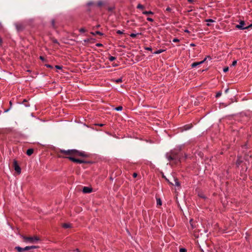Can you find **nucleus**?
Here are the masks:
<instances>
[{"label": "nucleus", "instance_id": "obj_13", "mask_svg": "<svg viewBox=\"0 0 252 252\" xmlns=\"http://www.w3.org/2000/svg\"><path fill=\"white\" fill-rule=\"evenodd\" d=\"M33 153V149H29L27 150V152H26V154L27 155L30 156H31Z\"/></svg>", "mask_w": 252, "mask_h": 252}, {"label": "nucleus", "instance_id": "obj_48", "mask_svg": "<svg viewBox=\"0 0 252 252\" xmlns=\"http://www.w3.org/2000/svg\"><path fill=\"white\" fill-rule=\"evenodd\" d=\"M137 174L136 173H134L133 174V177L134 178H136V177H137Z\"/></svg>", "mask_w": 252, "mask_h": 252}, {"label": "nucleus", "instance_id": "obj_12", "mask_svg": "<svg viewBox=\"0 0 252 252\" xmlns=\"http://www.w3.org/2000/svg\"><path fill=\"white\" fill-rule=\"evenodd\" d=\"M206 60H207V58H205L203 61H202L201 62H194L191 64V66L192 67H195L197 66V65L204 63L206 61Z\"/></svg>", "mask_w": 252, "mask_h": 252}, {"label": "nucleus", "instance_id": "obj_35", "mask_svg": "<svg viewBox=\"0 0 252 252\" xmlns=\"http://www.w3.org/2000/svg\"><path fill=\"white\" fill-rule=\"evenodd\" d=\"M145 49L148 51H152V48L151 47H146L145 48Z\"/></svg>", "mask_w": 252, "mask_h": 252}, {"label": "nucleus", "instance_id": "obj_27", "mask_svg": "<svg viewBox=\"0 0 252 252\" xmlns=\"http://www.w3.org/2000/svg\"><path fill=\"white\" fill-rule=\"evenodd\" d=\"M108 59L110 61L112 62L116 59V58L115 57L110 56L108 57Z\"/></svg>", "mask_w": 252, "mask_h": 252}, {"label": "nucleus", "instance_id": "obj_47", "mask_svg": "<svg viewBox=\"0 0 252 252\" xmlns=\"http://www.w3.org/2000/svg\"><path fill=\"white\" fill-rule=\"evenodd\" d=\"M53 42L54 43H56V44H59V42H58V40L57 39L53 40Z\"/></svg>", "mask_w": 252, "mask_h": 252}, {"label": "nucleus", "instance_id": "obj_42", "mask_svg": "<svg viewBox=\"0 0 252 252\" xmlns=\"http://www.w3.org/2000/svg\"><path fill=\"white\" fill-rule=\"evenodd\" d=\"M246 28H247L246 29H248L249 28H252V24L249 25L248 26H246Z\"/></svg>", "mask_w": 252, "mask_h": 252}, {"label": "nucleus", "instance_id": "obj_43", "mask_svg": "<svg viewBox=\"0 0 252 252\" xmlns=\"http://www.w3.org/2000/svg\"><path fill=\"white\" fill-rule=\"evenodd\" d=\"M171 8L169 7H167L166 9V11H168V12L171 11Z\"/></svg>", "mask_w": 252, "mask_h": 252}, {"label": "nucleus", "instance_id": "obj_5", "mask_svg": "<svg viewBox=\"0 0 252 252\" xmlns=\"http://www.w3.org/2000/svg\"><path fill=\"white\" fill-rule=\"evenodd\" d=\"M66 157L69 160H70V161L75 162V163H92V162L90 161H86V160H83V159H78V158H76L74 157Z\"/></svg>", "mask_w": 252, "mask_h": 252}, {"label": "nucleus", "instance_id": "obj_28", "mask_svg": "<svg viewBox=\"0 0 252 252\" xmlns=\"http://www.w3.org/2000/svg\"><path fill=\"white\" fill-rule=\"evenodd\" d=\"M115 109L117 111H121L123 109V107L122 106H119L117 107H116Z\"/></svg>", "mask_w": 252, "mask_h": 252}, {"label": "nucleus", "instance_id": "obj_46", "mask_svg": "<svg viewBox=\"0 0 252 252\" xmlns=\"http://www.w3.org/2000/svg\"><path fill=\"white\" fill-rule=\"evenodd\" d=\"M94 4V2H89L88 3V5L89 6H91V5H92Z\"/></svg>", "mask_w": 252, "mask_h": 252}, {"label": "nucleus", "instance_id": "obj_18", "mask_svg": "<svg viewBox=\"0 0 252 252\" xmlns=\"http://www.w3.org/2000/svg\"><path fill=\"white\" fill-rule=\"evenodd\" d=\"M174 181H175V185L178 187L180 186V182L178 181V179L177 178H174Z\"/></svg>", "mask_w": 252, "mask_h": 252}, {"label": "nucleus", "instance_id": "obj_54", "mask_svg": "<svg viewBox=\"0 0 252 252\" xmlns=\"http://www.w3.org/2000/svg\"><path fill=\"white\" fill-rule=\"evenodd\" d=\"M206 58H207H207L209 59V60H211L212 59L211 57L210 56H208Z\"/></svg>", "mask_w": 252, "mask_h": 252}, {"label": "nucleus", "instance_id": "obj_59", "mask_svg": "<svg viewBox=\"0 0 252 252\" xmlns=\"http://www.w3.org/2000/svg\"><path fill=\"white\" fill-rule=\"evenodd\" d=\"M76 251L77 252H80V251H79V249H77L76 250Z\"/></svg>", "mask_w": 252, "mask_h": 252}, {"label": "nucleus", "instance_id": "obj_26", "mask_svg": "<svg viewBox=\"0 0 252 252\" xmlns=\"http://www.w3.org/2000/svg\"><path fill=\"white\" fill-rule=\"evenodd\" d=\"M96 5H97V6L100 7L102 5H103V2L102 1H99L97 2Z\"/></svg>", "mask_w": 252, "mask_h": 252}, {"label": "nucleus", "instance_id": "obj_63", "mask_svg": "<svg viewBox=\"0 0 252 252\" xmlns=\"http://www.w3.org/2000/svg\"><path fill=\"white\" fill-rule=\"evenodd\" d=\"M200 196L201 197H202V198H205V197H204V196H203V195H200Z\"/></svg>", "mask_w": 252, "mask_h": 252}, {"label": "nucleus", "instance_id": "obj_30", "mask_svg": "<svg viewBox=\"0 0 252 252\" xmlns=\"http://www.w3.org/2000/svg\"><path fill=\"white\" fill-rule=\"evenodd\" d=\"M137 8H138V9H144V6L142 5V4H139L137 6Z\"/></svg>", "mask_w": 252, "mask_h": 252}, {"label": "nucleus", "instance_id": "obj_53", "mask_svg": "<svg viewBox=\"0 0 252 252\" xmlns=\"http://www.w3.org/2000/svg\"><path fill=\"white\" fill-rule=\"evenodd\" d=\"M113 8L112 7H109L108 8V10L109 11H112L113 10Z\"/></svg>", "mask_w": 252, "mask_h": 252}, {"label": "nucleus", "instance_id": "obj_61", "mask_svg": "<svg viewBox=\"0 0 252 252\" xmlns=\"http://www.w3.org/2000/svg\"><path fill=\"white\" fill-rule=\"evenodd\" d=\"M9 104H10V106H11V105H12V102H11V101L9 102Z\"/></svg>", "mask_w": 252, "mask_h": 252}, {"label": "nucleus", "instance_id": "obj_14", "mask_svg": "<svg viewBox=\"0 0 252 252\" xmlns=\"http://www.w3.org/2000/svg\"><path fill=\"white\" fill-rule=\"evenodd\" d=\"M91 34H92L93 35H95L96 34H98V35H103V33L102 32H101L99 31H96L95 32H91Z\"/></svg>", "mask_w": 252, "mask_h": 252}, {"label": "nucleus", "instance_id": "obj_49", "mask_svg": "<svg viewBox=\"0 0 252 252\" xmlns=\"http://www.w3.org/2000/svg\"><path fill=\"white\" fill-rule=\"evenodd\" d=\"M187 1L189 2V3H192L193 2H194L195 0H187Z\"/></svg>", "mask_w": 252, "mask_h": 252}, {"label": "nucleus", "instance_id": "obj_62", "mask_svg": "<svg viewBox=\"0 0 252 252\" xmlns=\"http://www.w3.org/2000/svg\"><path fill=\"white\" fill-rule=\"evenodd\" d=\"M99 126H103V124H99Z\"/></svg>", "mask_w": 252, "mask_h": 252}, {"label": "nucleus", "instance_id": "obj_1", "mask_svg": "<svg viewBox=\"0 0 252 252\" xmlns=\"http://www.w3.org/2000/svg\"><path fill=\"white\" fill-rule=\"evenodd\" d=\"M59 158H68L65 157H81L88 158L90 155L84 151H80L76 149L65 150L60 149L57 153Z\"/></svg>", "mask_w": 252, "mask_h": 252}, {"label": "nucleus", "instance_id": "obj_52", "mask_svg": "<svg viewBox=\"0 0 252 252\" xmlns=\"http://www.w3.org/2000/svg\"><path fill=\"white\" fill-rule=\"evenodd\" d=\"M2 39L0 37V45H1L2 44Z\"/></svg>", "mask_w": 252, "mask_h": 252}, {"label": "nucleus", "instance_id": "obj_37", "mask_svg": "<svg viewBox=\"0 0 252 252\" xmlns=\"http://www.w3.org/2000/svg\"><path fill=\"white\" fill-rule=\"evenodd\" d=\"M117 33L119 34H123L124 32L123 31H121L120 30H118L117 32H116Z\"/></svg>", "mask_w": 252, "mask_h": 252}, {"label": "nucleus", "instance_id": "obj_32", "mask_svg": "<svg viewBox=\"0 0 252 252\" xmlns=\"http://www.w3.org/2000/svg\"><path fill=\"white\" fill-rule=\"evenodd\" d=\"M187 249L185 248H181L179 250L180 252H187Z\"/></svg>", "mask_w": 252, "mask_h": 252}, {"label": "nucleus", "instance_id": "obj_57", "mask_svg": "<svg viewBox=\"0 0 252 252\" xmlns=\"http://www.w3.org/2000/svg\"><path fill=\"white\" fill-rule=\"evenodd\" d=\"M99 27H100V25H96L95 28H98Z\"/></svg>", "mask_w": 252, "mask_h": 252}, {"label": "nucleus", "instance_id": "obj_58", "mask_svg": "<svg viewBox=\"0 0 252 252\" xmlns=\"http://www.w3.org/2000/svg\"><path fill=\"white\" fill-rule=\"evenodd\" d=\"M244 147H245L246 148H247V144H245L243 146Z\"/></svg>", "mask_w": 252, "mask_h": 252}, {"label": "nucleus", "instance_id": "obj_64", "mask_svg": "<svg viewBox=\"0 0 252 252\" xmlns=\"http://www.w3.org/2000/svg\"><path fill=\"white\" fill-rule=\"evenodd\" d=\"M192 11V9H190L189 10V12H190V11Z\"/></svg>", "mask_w": 252, "mask_h": 252}, {"label": "nucleus", "instance_id": "obj_20", "mask_svg": "<svg viewBox=\"0 0 252 252\" xmlns=\"http://www.w3.org/2000/svg\"><path fill=\"white\" fill-rule=\"evenodd\" d=\"M205 21L206 22H208V23L207 24V25L208 26H211V24L210 23H209V22H211V23H213V22H214L215 21L213 19H206L205 20Z\"/></svg>", "mask_w": 252, "mask_h": 252}, {"label": "nucleus", "instance_id": "obj_44", "mask_svg": "<svg viewBox=\"0 0 252 252\" xmlns=\"http://www.w3.org/2000/svg\"><path fill=\"white\" fill-rule=\"evenodd\" d=\"M39 59H40L41 61H45V59H44V58L43 56H40V57H39Z\"/></svg>", "mask_w": 252, "mask_h": 252}, {"label": "nucleus", "instance_id": "obj_29", "mask_svg": "<svg viewBox=\"0 0 252 252\" xmlns=\"http://www.w3.org/2000/svg\"><path fill=\"white\" fill-rule=\"evenodd\" d=\"M79 32L81 33H84L86 32V30L84 28H82L79 29Z\"/></svg>", "mask_w": 252, "mask_h": 252}, {"label": "nucleus", "instance_id": "obj_4", "mask_svg": "<svg viewBox=\"0 0 252 252\" xmlns=\"http://www.w3.org/2000/svg\"><path fill=\"white\" fill-rule=\"evenodd\" d=\"M38 248V246H27L25 248H21L19 246H16L15 248V249L18 252H24L25 251L32 250L33 249H35Z\"/></svg>", "mask_w": 252, "mask_h": 252}, {"label": "nucleus", "instance_id": "obj_6", "mask_svg": "<svg viewBox=\"0 0 252 252\" xmlns=\"http://www.w3.org/2000/svg\"><path fill=\"white\" fill-rule=\"evenodd\" d=\"M13 166L15 171L18 174H20L21 172V168L18 164V161L16 159H14L13 162Z\"/></svg>", "mask_w": 252, "mask_h": 252}, {"label": "nucleus", "instance_id": "obj_31", "mask_svg": "<svg viewBox=\"0 0 252 252\" xmlns=\"http://www.w3.org/2000/svg\"><path fill=\"white\" fill-rule=\"evenodd\" d=\"M221 93L220 92H218V93L216 94V97L217 98L219 97L220 96H221Z\"/></svg>", "mask_w": 252, "mask_h": 252}, {"label": "nucleus", "instance_id": "obj_9", "mask_svg": "<svg viewBox=\"0 0 252 252\" xmlns=\"http://www.w3.org/2000/svg\"><path fill=\"white\" fill-rule=\"evenodd\" d=\"M15 27H16L17 31L19 32L23 31L25 28V27L23 24H19V23L16 24Z\"/></svg>", "mask_w": 252, "mask_h": 252}, {"label": "nucleus", "instance_id": "obj_24", "mask_svg": "<svg viewBox=\"0 0 252 252\" xmlns=\"http://www.w3.org/2000/svg\"><path fill=\"white\" fill-rule=\"evenodd\" d=\"M157 205H161L162 204V202H161V200L160 198H157Z\"/></svg>", "mask_w": 252, "mask_h": 252}, {"label": "nucleus", "instance_id": "obj_11", "mask_svg": "<svg viewBox=\"0 0 252 252\" xmlns=\"http://www.w3.org/2000/svg\"><path fill=\"white\" fill-rule=\"evenodd\" d=\"M83 193H89L93 191L92 188L88 187H84L83 188L82 190Z\"/></svg>", "mask_w": 252, "mask_h": 252}, {"label": "nucleus", "instance_id": "obj_16", "mask_svg": "<svg viewBox=\"0 0 252 252\" xmlns=\"http://www.w3.org/2000/svg\"><path fill=\"white\" fill-rule=\"evenodd\" d=\"M22 104H23L26 107H29L30 106L29 103L26 99H24Z\"/></svg>", "mask_w": 252, "mask_h": 252}, {"label": "nucleus", "instance_id": "obj_55", "mask_svg": "<svg viewBox=\"0 0 252 252\" xmlns=\"http://www.w3.org/2000/svg\"><path fill=\"white\" fill-rule=\"evenodd\" d=\"M228 90H229V89H228V88L226 89L225 90V93H227L228 92Z\"/></svg>", "mask_w": 252, "mask_h": 252}, {"label": "nucleus", "instance_id": "obj_2", "mask_svg": "<svg viewBox=\"0 0 252 252\" xmlns=\"http://www.w3.org/2000/svg\"><path fill=\"white\" fill-rule=\"evenodd\" d=\"M181 147L174 149L166 154V158L169 161H174L175 163L180 161L183 155L181 152Z\"/></svg>", "mask_w": 252, "mask_h": 252}, {"label": "nucleus", "instance_id": "obj_38", "mask_svg": "<svg viewBox=\"0 0 252 252\" xmlns=\"http://www.w3.org/2000/svg\"><path fill=\"white\" fill-rule=\"evenodd\" d=\"M179 41H180V40L176 38H174L173 39V42H178Z\"/></svg>", "mask_w": 252, "mask_h": 252}, {"label": "nucleus", "instance_id": "obj_23", "mask_svg": "<svg viewBox=\"0 0 252 252\" xmlns=\"http://www.w3.org/2000/svg\"><path fill=\"white\" fill-rule=\"evenodd\" d=\"M51 25H52V27L54 29H56V25H55V20L54 19H52V21H51Z\"/></svg>", "mask_w": 252, "mask_h": 252}, {"label": "nucleus", "instance_id": "obj_8", "mask_svg": "<svg viewBox=\"0 0 252 252\" xmlns=\"http://www.w3.org/2000/svg\"><path fill=\"white\" fill-rule=\"evenodd\" d=\"M245 25L246 24L244 21H240L239 24L236 25L235 27L240 30H245L247 28L245 27Z\"/></svg>", "mask_w": 252, "mask_h": 252}, {"label": "nucleus", "instance_id": "obj_51", "mask_svg": "<svg viewBox=\"0 0 252 252\" xmlns=\"http://www.w3.org/2000/svg\"><path fill=\"white\" fill-rule=\"evenodd\" d=\"M190 46H191V47H193V46H195V45L194 44V43H191L190 44Z\"/></svg>", "mask_w": 252, "mask_h": 252}, {"label": "nucleus", "instance_id": "obj_34", "mask_svg": "<svg viewBox=\"0 0 252 252\" xmlns=\"http://www.w3.org/2000/svg\"><path fill=\"white\" fill-rule=\"evenodd\" d=\"M45 66H46L47 67L50 68H53V66H52L51 65L49 64H45Z\"/></svg>", "mask_w": 252, "mask_h": 252}, {"label": "nucleus", "instance_id": "obj_7", "mask_svg": "<svg viewBox=\"0 0 252 252\" xmlns=\"http://www.w3.org/2000/svg\"><path fill=\"white\" fill-rule=\"evenodd\" d=\"M95 41V39L94 38H87L83 40L84 43L83 44L84 46L87 45L88 44L91 43L93 44L94 43Z\"/></svg>", "mask_w": 252, "mask_h": 252}, {"label": "nucleus", "instance_id": "obj_45", "mask_svg": "<svg viewBox=\"0 0 252 252\" xmlns=\"http://www.w3.org/2000/svg\"><path fill=\"white\" fill-rule=\"evenodd\" d=\"M164 178H165V180L168 182L169 184H170V185H174V184L170 182L169 181V180H168L167 178H166L165 177H164Z\"/></svg>", "mask_w": 252, "mask_h": 252}, {"label": "nucleus", "instance_id": "obj_40", "mask_svg": "<svg viewBox=\"0 0 252 252\" xmlns=\"http://www.w3.org/2000/svg\"><path fill=\"white\" fill-rule=\"evenodd\" d=\"M55 68L57 69H62L63 67L62 66H60V65H56Z\"/></svg>", "mask_w": 252, "mask_h": 252}, {"label": "nucleus", "instance_id": "obj_22", "mask_svg": "<svg viewBox=\"0 0 252 252\" xmlns=\"http://www.w3.org/2000/svg\"><path fill=\"white\" fill-rule=\"evenodd\" d=\"M114 82H116V83H119L122 82V78H120L115 80H114Z\"/></svg>", "mask_w": 252, "mask_h": 252}, {"label": "nucleus", "instance_id": "obj_56", "mask_svg": "<svg viewBox=\"0 0 252 252\" xmlns=\"http://www.w3.org/2000/svg\"><path fill=\"white\" fill-rule=\"evenodd\" d=\"M112 66H118V64H112Z\"/></svg>", "mask_w": 252, "mask_h": 252}, {"label": "nucleus", "instance_id": "obj_36", "mask_svg": "<svg viewBox=\"0 0 252 252\" xmlns=\"http://www.w3.org/2000/svg\"><path fill=\"white\" fill-rule=\"evenodd\" d=\"M223 71L224 72H226L228 71V67H225L223 68Z\"/></svg>", "mask_w": 252, "mask_h": 252}, {"label": "nucleus", "instance_id": "obj_21", "mask_svg": "<svg viewBox=\"0 0 252 252\" xmlns=\"http://www.w3.org/2000/svg\"><path fill=\"white\" fill-rule=\"evenodd\" d=\"M191 127H192L191 125H187L184 126V128L185 130H187L189 129Z\"/></svg>", "mask_w": 252, "mask_h": 252}, {"label": "nucleus", "instance_id": "obj_50", "mask_svg": "<svg viewBox=\"0 0 252 252\" xmlns=\"http://www.w3.org/2000/svg\"><path fill=\"white\" fill-rule=\"evenodd\" d=\"M184 32H187V33H189L190 32L188 30H187V29L185 30Z\"/></svg>", "mask_w": 252, "mask_h": 252}, {"label": "nucleus", "instance_id": "obj_33", "mask_svg": "<svg viewBox=\"0 0 252 252\" xmlns=\"http://www.w3.org/2000/svg\"><path fill=\"white\" fill-rule=\"evenodd\" d=\"M236 64H237V61L236 60H234V61H233L231 65L233 66H235L236 65Z\"/></svg>", "mask_w": 252, "mask_h": 252}, {"label": "nucleus", "instance_id": "obj_15", "mask_svg": "<svg viewBox=\"0 0 252 252\" xmlns=\"http://www.w3.org/2000/svg\"><path fill=\"white\" fill-rule=\"evenodd\" d=\"M142 34V33L141 32H138L137 33H132L130 34V36L132 38H135L136 37V36L137 35H141Z\"/></svg>", "mask_w": 252, "mask_h": 252}, {"label": "nucleus", "instance_id": "obj_25", "mask_svg": "<svg viewBox=\"0 0 252 252\" xmlns=\"http://www.w3.org/2000/svg\"><path fill=\"white\" fill-rule=\"evenodd\" d=\"M63 227H64L65 228H68L70 227V225L68 223H63Z\"/></svg>", "mask_w": 252, "mask_h": 252}, {"label": "nucleus", "instance_id": "obj_17", "mask_svg": "<svg viewBox=\"0 0 252 252\" xmlns=\"http://www.w3.org/2000/svg\"><path fill=\"white\" fill-rule=\"evenodd\" d=\"M142 13L144 15L154 14V12L151 11H144L142 12Z\"/></svg>", "mask_w": 252, "mask_h": 252}, {"label": "nucleus", "instance_id": "obj_41", "mask_svg": "<svg viewBox=\"0 0 252 252\" xmlns=\"http://www.w3.org/2000/svg\"><path fill=\"white\" fill-rule=\"evenodd\" d=\"M147 20L148 21H150V22H153L154 21V20L151 18H150V17H148L147 18Z\"/></svg>", "mask_w": 252, "mask_h": 252}, {"label": "nucleus", "instance_id": "obj_19", "mask_svg": "<svg viewBox=\"0 0 252 252\" xmlns=\"http://www.w3.org/2000/svg\"><path fill=\"white\" fill-rule=\"evenodd\" d=\"M165 51V50H164V49H159V50L155 51V52H154L153 54H160V53L164 52Z\"/></svg>", "mask_w": 252, "mask_h": 252}, {"label": "nucleus", "instance_id": "obj_39", "mask_svg": "<svg viewBox=\"0 0 252 252\" xmlns=\"http://www.w3.org/2000/svg\"><path fill=\"white\" fill-rule=\"evenodd\" d=\"M95 45H96V46L98 47L103 46V45L100 43H96Z\"/></svg>", "mask_w": 252, "mask_h": 252}, {"label": "nucleus", "instance_id": "obj_3", "mask_svg": "<svg viewBox=\"0 0 252 252\" xmlns=\"http://www.w3.org/2000/svg\"><path fill=\"white\" fill-rule=\"evenodd\" d=\"M21 237L23 238L24 241L26 243H34L35 242L39 240V238L37 236L33 237H27L24 235H21Z\"/></svg>", "mask_w": 252, "mask_h": 252}, {"label": "nucleus", "instance_id": "obj_60", "mask_svg": "<svg viewBox=\"0 0 252 252\" xmlns=\"http://www.w3.org/2000/svg\"><path fill=\"white\" fill-rule=\"evenodd\" d=\"M9 109H7V110H5L4 111V112H8V111H9Z\"/></svg>", "mask_w": 252, "mask_h": 252}, {"label": "nucleus", "instance_id": "obj_10", "mask_svg": "<svg viewBox=\"0 0 252 252\" xmlns=\"http://www.w3.org/2000/svg\"><path fill=\"white\" fill-rule=\"evenodd\" d=\"M244 160L243 158L241 156H238L237 159L236 160V165L237 167H239V166L243 163Z\"/></svg>", "mask_w": 252, "mask_h": 252}]
</instances>
